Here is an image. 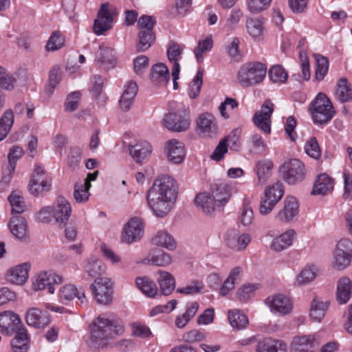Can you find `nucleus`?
Here are the masks:
<instances>
[{
	"instance_id": "nucleus-14",
	"label": "nucleus",
	"mask_w": 352,
	"mask_h": 352,
	"mask_svg": "<svg viewBox=\"0 0 352 352\" xmlns=\"http://www.w3.org/2000/svg\"><path fill=\"white\" fill-rule=\"evenodd\" d=\"M265 302L274 314L285 316L289 314L292 310L291 300L283 294H276L267 297Z\"/></svg>"
},
{
	"instance_id": "nucleus-9",
	"label": "nucleus",
	"mask_w": 352,
	"mask_h": 352,
	"mask_svg": "<svg viewBox=\"0 0 352 352\" xmlns=\"http://www.w3.org/2000/svg\"><path fill=\"white\" fill-rule=\"evenodd\" d=\"M163 122L166 128L175 132L186 131L190 125L189 113L186 109L167 113Z\"/></svg>"
},
{
	"instance_id": "nucleus-23",
	"label": "nucleus",
	"mask_w": 352,
	"mask_h": 352,
	"mask_svg": "<svg viewBox=\"0 0 352 352\" xmlns=\"http://www.w3.org/2000/svg\"><path fill=\"white\" fill-rule=\"evenodd\" d=\"M30 265L28 263H23L9 269L6 274L8 281L16 284H24L28 278Z\"/></svg>"
},
{
	"instance_id": "nucleus-1",
	"label": "nucleus",
	"mask_w": 352,
	"mask_h": 352,
	"mask_svg": "<svg viewBox=\"0 0 352 352\" xmlns=\"http://www.w3.org/2000/svg\"><path fill=\"white\" fill-rule=\"evenodd\" d=\"M178 187L175 180L162 175L155 179L146 193L147 203L158 217L166 216L173 208L177 200Z\"/></svg>"
},
{
	"instance_id": "nucleus-53",
	"label": "nucleus",
	"mask_w": 352,
	"mask_h": 352,
	"mask_svg": "<svg viewBox=\"0 0 352 352\" xmlns=\"http://www.w3.org/2000/svg\"><path fill=\"white\" fill-rule=\"evenodd\" d=\"M283 194L284 190L282 184L277 182L265 190V197L267 198L270 197V200L273 201L274 199H276V201H274V203L277 204L281 199Z\"/></svg>"
},
{
	"instance_id": "nucleus-26",
	"label": "nucleus",
	"mask_w": 352,
	"mask_h": 352,
	"mask_svg": "<svg viewBox=\"0 0 352 352\" xmlns=\"http://www.w3.org/2000/svg\"><path fill=\"white\" fill-rule=\"evenodd\" d=\"M296 236V232L293 229H289L277 237L274 238L271 244V248L276 252L283 251L290 247Z\"/></svg>"
},
{
	"instance_id": "nucleus-44",
	"label": "nucleus",
	"mask_w": 352,
	"mask_h": 352,
	"mask_svg": "<svg viewBox=\"0 0 352 352\" xmlns=\"http://www.w3.org/2000/svg\"><path fill=\"white\" fill-rule=\"evenodd\" d=\"M14 123L13 111L6 110L0 119V141L3 140L10 131Z\"/></svg>"
},
{
	"instance_id": "nucleus-64",
	"label": "nucleus",
	"mask_w": 352,
	"mask_h": 352,
	"mask_svg": "<svg viewBox=\"0 0 352 352\" xmlns=\"http://www.w3.org/2000/svg\"><path fill=\"white\" fill-rule=\"evenodd\" d=\"M134 72L138 75H142L148 67V58L144 55L138 56L133 60Z\"/></svg>"
},
{
	"instance_id": "nucleus-3",
	"label": "nucleus",
	"mask_w": 352,
	"mask_h": 352,
	"mask_svg": "<svg viewBox=\"0 0 352 352\" xmlns=\"http://www.w3.org/2000/svg\"><path fill=\"white\" fill-rule=\"evenodd\" d=\"M230 197L229 186L225 183L214 184L211 188V192L199 193L195 199L196 206L204 213L213 215L220 212L228 203Z\"/></svg>"
},
{
	"instance_id": "nucleus-19",
	"label": "nucleus",
	"mask_w": 352,
	"mask_h": 352,
	"mask_svg": "<svg viewBox=\"0 0 352 352\" xmlns=\"http://www.w3.org/2000/svg\"><path fill=\"white\" fill-rule=\"evenodd\" d=\"M299 204L296 197H287L283 209L276 214L275 219L281 222H290L298 214Z\"/></svg>"
},
{
	"instance_id": "nucleus-20",
	"label": "nucleus",
	"mask_w": 352,
	"mask_h": 352,
	"mask_svg": "<svg viewBox=\"0 0 352 352\" xmlns=\"http://www.w3.org/2000/svg\"><path fill=\"white\" fill-rule=\"evenodd\" d=\"M53 208V217L59 226L64 225L69 219L72 207L69 202L62 196L57 197Z\"/></svg>"
},
{
	"instance_id": "nucleus-7",
	"label": "nucleus",
	"mask_w": 352,
	"mask_h": 352,
	"mask_svg": "<svg viewBox=\"0 0 352 352\" xmlns=\"http://www.w3.org/2000/svg\"><path fill=\"white\" fill-rule=\"evenodd\" d=\"M284 180L289 184H296L302 182L306 170L304 164L298 159H292L285 162L280 167Z\"/></svg>"
},
{
	"instance_id": "nucleus-17",
	"label": "nucleus",
	"mask_w": 352,
	"mask_h": 352,
	"mask_svg": "<svg viewBox=\"0 0 352 352\" xmlns=\"http://www.w3.org/2000/svg\"><path fill=\"white\" fill-rule=\"evenodd\" d=\"M25 322L28 325L40 329L47 326L50 322V314L36 307H31L25 314Z\"/></svg>"
},
{
	"instance_id": "nucleus-51",
	"label": "nucleus",
	"mask_w": 352,
	"mask_h": 352,
	"mask_svg": "<svg viewBox=\"0 0 352 352\" xmlns=\"http://www.w3.org/2000/svg\"><path fill=\"white\" fill-rule=\"evenodd\" d=\"M89 188L82 184L76 182L74 185V197L77 203H85L90 196Z\"/></svg>"
},
{
	"instance_id": "nucleus-24",
	"label": "nucleus",
	"mask_w": 352,
	"mask_h": 352,
	"mask_svg": "<svg viewBox=\"0 0 352 352\" xmlns=\"http://www.w3.org/2000/svg\"><path fill=\"white\" fill-rule=\"evenodd\" d=\"M129 154L137 162H142L152 151L151 145L146 141H135L128 145Z\"/></svg>"
},
{
	"instance_id": "nucleus-25",
	"label": "nucleus",
	"mask_w": 352,
	"mask_h": 352,
	"mask_svg": "<svg viewBox=\"0 0 352 352\" xmlns=\"http://www.w3.org/2000/svg\"><path fill=\"white\" fill-rule=\"evenodd\" d=\"M197 126L201 133L206 137L212 138L218 133L215 118L210 113L201 115L197 120Z\"/></svg>"
},
{
	"instance_id": "nucleus-11",
	"label": "nucleus",
	"mask_w": 352,
	"mask_h": 352,
	"mask_svg": "<svg viewBox=\"0 0 352 352\" xmlns=\"http://www.w3.org/2000/svg\"><path fill=\"white\" fill-rule=\"evenodd\" d=\"M65 279L63 276L54 272H42L38 274L32 283V287L34 290H42L47 289L50 294L54 293L53 284H61Z\"/></svg>"
},
{
	"instance_id": "nucleus-50",
	"label": "nucleus",
	"mask_w": 352,
	"mask_h": 352,
	"mask_svg": "<svg viewBox=\"0 0 352 352\" xmlns=\"http://www.w3.org/2000/svg\"><path fill=\"white\" fill-rule=\"evenodd\" d=\"M61 80V70L58 67H54L49 73V82L45 88L46 92L52 94Z\"/></svg>"
},
{
	"instance_id": "nucleus-22",
	"label": "nucleus",
	"mask_w": 352,
	"mask_h": 352,
	"mask_svg": "<svg viewBox=\"0 0 352 352\" xmlns=\"http://www.w3.org/2000/svg\"><path fill=\"white\" fill-rule=\"evenodd\" d=\"M165 151L167 158L173 164H180L185 158V150L183 143L173 139L166 143Z\"/></svg>"
},
{
	"instance_id": "nucleus-61",
	"label": "nucleus",
	"mask_w": 352,
	"mask_h": 352,
	"mask_svg": "<svg viewBox=\"0 0 352 352\" xmlns=\"http://www.w3.org/2000/svg\"><path fill=\"white\" fill-rule=\"evenodd\" d=\"M63 38L58 32H54L50 36L45 46L47 51H55L60 49L63 45Z\"/></svg>"
},
{
	"instance_id": "nucleus-12",
	"label": "nucleus",
	"mask_w": 352,
	"mask_h": 352,
	"mask_svg": "<svg viewBox=\"0 0 352 352\" xmlns=\"http://www.w3.org/2000/svg\"><path fill=\"white\" fill-rule=\"evenodd\" d=\"M274 105L270 100H266L261 106V110L255 113L253 122L263 132L270 134L271 133V116L274 111Z\"/></svg>"
},
{
	"instance_id": "nucleus-39",
	"label": "nucleus",
	"mask_w": 352,
	"mask_h": 352,
	"mask_svg": "<svg viewBox=\"0 0 352 352\" xmlns=\"http://www.w3.org/2000/svg\"><path fill=\"white\" fill-rule=\"evenodd\" d=\"M336 97L342 103L352 101V85L346 78H342L339 80L337 84Z\"/></svg>"
},
{
	"instance_id": "nucleus-8",
	"label": "nucleus",
	"mask_w": 352,
	"mask_h": 352,
	"mask_svg": "<svg viewBox=\"0 0 352 352\" xmlns=\"http://www.w3.org/2000/svg\"><path fill=\"white\" fill-rule=\"evenodd\" d=\"M333 258L335 268L341 270L348 267L352 258V241L346 238L341 239L334 250Z\"/></svg>"
},
{
	"instance_id": "nucleus-58",
	"label": "nucleus",
	"mask_w": 352,
	"mask_h": 352,
	"mask_svg": "<svg viewBox=\"0 0 352 352\" xmlns=\"http://www.w3.org/2000/svg\"><path fill=\"white\" fill-rule=\"evenodd\" d=\"M204 283L199 280H193L186 286L177 289V292L186 295H193L201 292Z\"/></svg>"
},
{
	"instance_id": "nucleus-55",
	"label": "nucleus",
	"mask_w": 352,
	"mask_h": 352,
	"mask_svg": "<svg viewBox=\"0 0 352 352\" xmlns=\"http://www.w3.org/2000/svg\"><path fill=\"white\" fill-rule=\"evenodd\" d=\"M212 44V38L208 37L199 42L197 47H196L194 50V53L198 62L202 61L203 54L211 50Z\"/></svg>"
},
{
	"instance_id": "nucleus-49",
	"label": "nucleus",
	"mask_w": 352,
	"mask_h": 352,
	"mask_svg": "<svg viewBox=\"0 0 352 352\" xmlns=\"http://www.w3.org/2000/svg\"><path fill=\"white\" fill-rule=\"evenodd\" d=\"M269 76L270 80L275 83H285L288 78L287 72L280 65H274L269 70Z\"/></svg>"
},
{
	"instance_id": "nucleus-59",
	"label": "nucleus",
	"mask_w": 352,
	"mask_h": 352,
	"mask_svg": "<svg viewBox=\"0 0 352 352\" xmlns=\"http://www.w3.org/2000/svg\"><path fill=\"white\" fill-rule=\"evenodd\" d=\"M23 154V150L21 146H14L10 149L8 154V168L10 171L14 172L16 162Z\"/></svg>"
},
{
	"instance_id": "nucleus-31",
	"label": "nucleus",
	"mask_w": 352,
	"mask_h": 352,
	"mask_svg": "<svg viewBox=\"0 0 352 352\" xmlns=\"http://www.w3.org/2000/svg\"><path fill=\"white\" fill-rule=\"evenodd\" d=\"M274 167L273 162L270 160H261L256 165L255 171L258 178V184L264 185L272 175Z\"/></svg>"
},
{
	"instance_id": "nucleus-40",
	"label": "nucleus",
	"mask_w": 352,
	"mask_h": 352,
	"mask_svg": "<svg viewBox=\"0 0 352 352\" xmlns=\"http://www.w3.org/2000/svg\"><path fill=\"white\" fill-rule=\"evenodd\" d=\"M138 288L146 296L153 298L158 292L156 284L147 277H138L135 280Z\"/></svg>"
},
{
	"instance_id": "nucleus-30",
	"label": "nucleus",
	"mask_w": 352,
	"mask_h": 352,
	"mask_svg": "<svg viewBox=\"0 0 352 352\" xmlns=\"http://www.w3.org/2000/svg\"><path fill=\"white\" fill-rule=\"evenodd\" d=\"M199 305L197 302H191L186 305L184 313L176 316L175 325L178 329H184L189 321L195 316L199 310Z\"/></svg>"
},
{
	"instance_id": "nucleus-46",
	"label": "nucleus",
	"mask_w": 352,
	"mask_h": 352,
	"mask_svg": "<svg viewBox=\"0 0 352 352\" xmlns=\"http://www.w3.org/2000/svg\"><path fill=\"white\" fill-rule=\"evenodd\" d=\"M8 200L12 206V214H20L24 212L25 205L23 197L18 191L12 192L8 197Z\"/></svg>"
},
{
	"instance_id": "nucleus-13",
	"label": "nucleus",
	"mask_w": 352,
	"mask_h": 352,
	"mask_svg": "<svg viewBox=\"0 0 352 352\" xmlns=\"http://www.w3.org/2000/svg\"><path fill=\"white\" fill-rule=\"evenodd\" d=\"M51 187V179L39 166H36L29 184L30 192L38 195L43 191H48Z\"/></svg>"
},
{
	"instance_id": "nucleus-18",
	"label": "nucleus",
	"mask_w": 352,
	"mask_h": 352,
	"mask_svg": "<svg viewBox=\"0 0 352 352\" xmlns=\"http://www.w3.org/2000/svg\"><path fill=\"white\" fill-rule=\"evenodd\" d=\"M320 342L314 335L296 336L292 342V352H314Z\"/></svg>"
},
{
	"instance_id": "nucleus-54",
	"label": "nucleus",
	"mask_w": 352,
	"mask_h": 352,
	"mask_svg": "<svg viewBox=\"0 0 352 352\" xmlns=\"http://www.w3.org/2000/svg\"><path fill=\"white\" fill-rule=\"evenodd\" d=\"M254 212L249 204H244L239 214V221L243 226H248L253 222Z\"/></svg>"
},
{
	"instance_id": "nucleus-41",
	"label": "nucleus",
	"mask_w": 352,
	"mask_h": 352,
	"mask_svg": "<svg viewBox=\"0 0 352 352\" xmlns=\"http://www.w3.org/2000/svg\"><path fill=\"white\" fill-rule=\"evenodd\" d=\"M152 243L157 245L168 250H173L176 243L172 236L165 230L158 231L152 239Z\"/></svg>"
},
{
	"instance_id": "nucleus-2",
	"label": "nucleus",
	"mask_w": 352,
	"mask_h": 352,
	"mask_svg": "<svg viewBox=\"0 0 352 352\" xmlns=\"http://www.w3.org/2000/svg\"><path fill=\"white\" fill-rule=\"evenodd\" d=\"M120 319L113 314L98 315L90 324V346L95 349L112 346V340L124 333Z\"/></svg>"
},
{
	"instance_id": "nucleus-28",
	"label": "nucleus",
	"mask_w": 352,
	"mask_h": 352,
	"mask_svg": "<svg viewBox=\"0 0 352 352\" xmlns=\"http://www.w3.org/2000/svg\"><path fill=\"white\" fill-rule=\"evenodd\" d=\"M287 344L282 340L270 338L259 341L256 345L257 352H287Z\"/></svg>"
},
{
	"instance_id": "nucleus-56",
	"label": "nucleus",
	"mask_w": 352,
	"mask_h": 352,
	"mask_svg": "<svg viewBox=\"0 0 352 352\" xmlns=\"http://www.w3.org/2000/svg\"><path fill=\"white\" fill-rule=\"evenodd\" d=\"M183 49L182 47L175 43L170 42L167 50V56L169 61L173 63V67L175 64H179L178 61L181 58V55Z\"/></svg>"
},
{
	"instance_id": "nucleus-10",
	"label": "nucleus",
	"mask_w": 352,
	"mask_h": 352,
	"mask_svg": "<svg viewBox=\"0 0 352 352\" xmlns=\"http://www.w3.org/2000/svg\"><path fill=\"white\" fill-rule=\"evenodd\" d=\"M116 14L115 9L108 3L101 5L98 12V18L94 23V32L97 35H101L111 28L113 18Z\"/></svg>"
},
{
	"instance_id": "nucleus-45",
	"label": "nucleus",
	"mask_w": 352,
	"mask_h": 352,
	"mask_svg": "<svg viewBox=\"0 0 352 352\" xmlns=\"http://www.w3.org/2000/svg\"><path fill=\"white\" fill-rule=\"evenodd\" d=\"M316 277L314 267H306L296 276L294 284L298 286L305 285L312 282Z\"/></svg>"
},
{
	"instance_id": "nucleus-6",
	"label": "nucleus",
	"mask_w": 352,
	"mask_h": 352,
	"mask_svg": "<svg viewBox=\"0 0 352 352\" xmlns=\"http://www.w3.org/2000/svg\"><path fill=\"white\" fill-rule=\"evenodd\" d=\"M94 300L98 304L109 305L113 302V283L109 278L98 277L90 285Z\"/></svg>"
},
{
	"instance_id": "nucleus-32",
	"label": "nucleus",
	"mask_w": 352,
	"mask_h": 352,
	"mask_svg": "<svg viewBox=\"0 0 352 352\" xmlns=\"http://www.w3.org/2000/svg\"><path fill=\"white\" fill-rule=\"evenodd\" d=\"M112 48L100 45L98 54V63L105 69L113 68L116 65V57Z\"/></svg>"
},
{
	"instance_id": "nucleus-35",
	"label": "nucleus",
	"mask_w": 352,
	"mask_h": 352,
	"mask_svg": "<svg viewBox=\"0 0 352 352\" xmlns=\"http://www.w3.org/2000/svg\"><path fill=\"white\" fill-rule=\"evenodd\" d=\"M150 76L151 80L160 85H165L169 80L168 69L163 63H157L153 65Z\"/></svg>"
},
{
	"instance_id": "nucleus-16",
	"label": "nucleus",
	"mask_w": 352,
	"mask_h": 352,
	"mask_svg": "<svg viewBox=\"0 0 352 352\" xmlns=\"http://www.w3.org/2000/svg\"><path fill=\"white\" fill-rule=\"evenodd\" d=\"M58 296L60 301L63 304H67L75 298H77L80 304L87 302L84 289L81 287H77L72 284H67L61 287L58 291Z\"/></svg>"
},
{
	"instance_id": "nucleus-37",
	"label": "nucleus",
	"mask_w": 352,
	"mask_h": 352,
	"mask_svg": "<svg viewBox=\"0 0 352 352\" xmlns=\"http://www.w3.org/2000/svg\"><path fill=\"white\" fill-rule=\"evenodd\" d=\"M228 317L230 325L236 330L246 328L249 323L248 316L239 309L229 310Z\"/></svg>"
},
{
	"instance_id": "nucleus-5",
	"label": "nucleus",
	"mask_w": 352,
	"mask_h": 352,
	"mask_svg": "<svg viewBox=\"0 0 352 352\" xmlns=\"http://www.w3.org/2000/svg\"><path fill=\"white\" fill-rule=\"evenodd\" d=\"M267 67L259 62L248 63L243 65L238 72L239 82L243 87H250L260 83L266 76Z\"/></svg>"
},
{
	"instance_id": "nucleus-21",
	"label": "nucleus",
	"mask_w": 352,
	"mask_h": 352,
	"mask_svg": "<svg viewBox=\"0 0 352 352\" xmlns=\"http://www.w3.org/2000/svg\"><path fill=\"white\" fill-rule=\"evenodd\" d=\"M225 240L226 245L230 248L241 251L245 250L250 243L251 237L248 234H240L236 230L232 229L227 232Z\"/></svg>"
},
{
	"instance_id": "nucleus-4",
	"label": "nucleus",
	"mask_w": 352,
	"mask_h": 352,
	"mask_svg": "<svg viewBox=\"0 0 352 352\" xmlns=\"http://www.w3.org/2000/svg\"><path fill=\"white\" fill-rule=\"evenodd\" d=\"M309 111L316 124L329 122L335 113L331 102L326 94L321 92L311 102Z\"/></svg>"
},
{
	"instance_id": "nucleus-29",
	"label": "nucleus",
	"mask_w": 352,
	"mask_h": 352,
	"mask_svg": "<svg viewBox=\"0 0 352 352\" xmlns=\"http://www.w3.org/2000/svg\"><path fill=\"white\" fill-rule=\"evenodd\" d=\"M12 234L20 240H25L28 237V226L25 218L21 216L12 217L8 223Z\"/></svg>"
},
{
	"instance_id": "nucleus-43",
	"label": "nucleus",
	"mask_w": 352,
	"mask_h": 352,
	"mask_svg": "<svg viewBox=\"0 0 352 352\" xmlns=\"http://www.w3.org/2000/svg\"><path fill=\"white\" fill-rule=\"evenodd\" d=\"M21 323L19 315L10 311H6L0 313V327L3 329L12 328L13 325H18Z\"/></svg>"
},
{
	"instance_id": "nucleus-15",
	"label": "nucleus",
	"mask_w": 352,
	"mask_h": 352,
	"mask_svg": "<svg viewBox=\"0 0 352 352\" xmlns=\"http://www.w3.org/2000/svg\"><path fill=\"white\" fill-rule=\"evenodd\" d=\"M143 222L138 217L131 218L124 226L122 232V241L130 244L140 240L143 235Z\"/></svg>"
},
{
	"instance_id": "nucleus-57",
	"label": "nucleus",
	"mask_w": 352,
	"mask_h": 352,
	"mask_svg": "<svg viewBox=\"0 0 352 352\" xmlns=\"http://www.w3.org/2000/svg\"><path fill=\"white\" fill-rule=\"evenodd\" d=\"M103 267L102 261L91 258L87 261L85 271L91 277H96L101 274L103 271Z\"/></svg>"
},
{
	"instance_id": "nucleus-42",
	"label": "nucleus",
	"mask_w": 352,
	"mask_h": 352,
	"mask_svg": "<svg viewBox=\"0 0 352 352\" xmlns=\"http://www.w3.org/2000/svg\"><path fill=\"white\" fill-rule=\"evenodd\" d=\"M138 41L136 44L137 51L144 52L148 50L155 42V36L154 32L139 31Z\"/></svg>"
},
{
	"instance_id": "nucleus-62",
	"label": "nucleus",
	"mask_w": 352,
	"mask_h": 352,
	"mask_svg": "<svg viewBox=\"0 0 352 352\" xmlns=\"http://www.w3.org/2000/svg\"><path fill=\"white\" fill-rule=\"evenodd\" d=\"M156 23L155 19L151 16L142 15L138 21L139 31L153 32V27Z\"/></svg>"
},
{
	"instance_id": "nucleus-33",
	"label": "nucleus",
	"mask_w": 352,
	"mask_h": 352,
	"mask_svg": "<svg viewBox=\"0 0 352 352\" xmlns=\"http://www.w3.org/2000/svg\"><path fill=\"white\" fill-rule=\"evenodd\" d=\"M157 281L160 285L162 294L168 296L175 288V280L171 274L168 272L160 270L157 273Z\"/></svg>"
},
{
	"instance_id": "nucleus-52",
	"label": "nucleus",
	"mask_w": 352,
	"mask_h": 352,
	"mask_svg": "<svg viewBox=\"0 0 352 352\" xmlns=\"http://www.w3.org/2000/svg\"><path fill=\"white\" fill-rule=\"evenodd\" d=\"M306 153L311 157L318 160L321 156V150L316 138L309 139L305 145Z\"/></svg>"
},
{
	"instance_id": "nucleus-47",
	"label": "nucleus",
	"mask_w": 352,
	"mask_h": 352,
	"mask_svg": "<svg viewBox=\"0 0 352 352\" xmlns=\"http://www.w3.org/2000/svg\"><path fill=\"white\" fill-rule=\"evenodd\" d=\"M314 58L316 62L315 78L320 81L324 79L328 72L329 60L326 57L320 54H315Z\"/></svg>"
},
{
	"instance_id": "nucleus-63",
	"label": "nucleus",
	"mask_w": 352,
	"mask_h": 352,
	"mask_svg": "<svg viewBox=\"0 0 352 352\" xmlns=\"http://www.w3.org/2000/svg\"><path fill=\"white\" fill-rule=\"evenodd\" d=\"M132 335L140 338H146L151 335L150 329L145 324L135 322L131 325Z\"/></svg>"
},
{
	"instance_id": "nucleus-60",
	"label": "nucleus",
	"mask_w": 352,
	"mask_h": 352,
	"mask_svg": "<svg viewBox=\"0 0 352 352\" xmlns=\"http://www.w3.org/2000/svg\"><path fill=\"white\" fill-rule=\"evenodd\" d=\"M272 0H248V9L252 13H258L267 9Z\"/></svg>"
},
{
	"instance_id": "nucleus-27",
	"label": "nucleus",
	"mask_w": 352,
	"mask_h": 352,
	"mask_svg": "<svg viewBox=\"0 0 352 352\" xmlns=\"http://www.w3.org/2000/svg\"><path fill=\"white\" fill-rule=\"evenodd\" d=\"M329 306V300H324L322 298L315 296L310 304L311 318L316 322H320L324 318Z\"/></svg>"
},
{
	"instance_id": "nucleus-36",
	"label": "nucleus",
	"mask_w": 352,
	"mask_h": 352,
	"mask_svg": "<svg viewBox=\"0 0 352 352\" xmlns=\"http://www.w3.org/2000/svg\"><path fill=\"white\" fill-rule=\"evenodd\" d=\"M246 29L249 35L254 40L261 41L265 34V28L261 19H248L246 21Z\"/></svg>"
},
{
	"instance_id": "nucleus-38",
	"label": "nucleus",
	"mask_w": 352,
	"mask_h": 352,
	"mask_svg": "<svg viewBox=\"0 0 352 352\" xmlns=\"http://www.w3.org/2000/svg\"><path fill=\"white\" fill-rule=\"evenodd\" d=\"M352 283L347 277H342L338 280L337 287V300L340 304L346 303L351 294Z\"/></svg>"
},
{
	"instance_id": "nucleus-34",
	"label": "nucleus",
	"mask_w": 352,
	"mask_h": 352,
	"mask_svg": "<svg viewBox=\"0 0 352 352\" xmlns=\"http://www.w3.org/2000/svg\"><path fill=\"white\" fill-rule=\"evenodd\" d=\"M333 188V181L326 174H321L317 177L314 188L313 195H324Z\"/></svg>"
},
{
	"instance_id": "nucleus-48",
	"label": "nucleus",
	"mask_w": 352,
	"mask_h": 352,
	"mask_svg": "<svg viewBox=\"0 0 352 352\" xmlns=\"http://www.w3.org/2000/svg\"><path fill=\"white\" fill-rule=\"evenodd\" d=\"M203 70L199 69L197 71L195 77L189 83L188 91V96L191 98H195L199 94L201 88L203 85Z\"/></svg>"
}]
</instances>
